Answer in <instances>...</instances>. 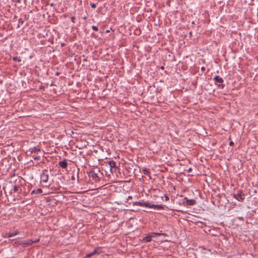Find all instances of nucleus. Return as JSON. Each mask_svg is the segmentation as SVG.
<instances>
[{
    "label": "nucleus",
    "instance_id": "obj_11",
    "mask_svg": "<svg viewBox=\"0 0 258 258\" xmlns=\"http://www.w3.org/2000/svg\"><path fill=\"white\" fill-rule=\"evenodd\" d=\"M213 80L216 83H222L224 82L223 79L219 76H216L214 77Z\"/></svg>",
    "mask_w": 258,
    "mask_h": 258
},
{
    "label": "nucleus",
    "instance_id": "obj_33",
    "mask_svg": "<svg viewBox=\"0 0 258 258\" xmlns=\"http://www.w3.org/2000/svg\"><path fill=\"white\" fill-rule=\"evenodd\" d=\"M192 171V168H189L188 169V172H190Z\"/></svg>",
    "mask_w": 258,
    "mask_h": 258
},
{
    "label": "nucleus",
    "instance_id": "obj_15",
    "mask_svg": "<svg viewBox=\"0 0 258 258\" xmlns=\"http://www.w3.org/2000/svg\"><path fill=\"white\" fill-rule=\"evenodd\" d=\"M140 171H142L143 173L145 175H149L150 174V172L149 171V169L146 168H142V169H140Z\"/></svg>",
    "mask_w": 258,
    "mask_h": 258
},
{
    "label": "nucleus",
    "instance_id": "obj_3",
    "mask_svg": "<svg viewBox=\"0 0 258 258\" xmlns=\"http://www.w3.org/2000/svg\"><path fill=\"white\" fill-rule=\"evenodd\" d=\"M233 198L238 201L242 202L245 199V195L241 190H239L236 194H234Z\"/></svg>",
    "mask_w": 258,
    "mask_h": 258
},
{
    "label": "nucleus",
    "instance_id": "obj_18",
    "mask_svg": "<svg viewBox=\"0 0 258 258\" xmlns=\"http://www.w3.org/2000/svg\"><path fill=\"white\" fill-rule=\"evenodd\" d=\"M151 240H152L151 236H150L149 235L145 236L143 239V241L144 242H149L151 241Z\"/></svg>",
    "mask_w": 258,
    "mask_h": 258
},
{
    "label": "nucleus",
    "instance_id": "obj_19",
    "mask_svg": "<svg viewBox=\"0 0 258 258\" xmlns=\"http://www.w3.org/2000/svg\"><path fill=\"white\" fill-rule=\"evenodd\" d=\"M32 156L35 160L40 161L41 160L40 156H36V155L34 154L32 155Z\"/></svg>",
    "mask_w": 258,
    "mask_h": 258
},
{
    "label": "nucleus",
    "instance_id": "obj_1",
    "mask_svg": "<svg viewBox=\"0 0 258 258\" xmlns=\"http://www.w3.org/2000/svg\"><path fill=\"white\" fill-rule=\"evenodd\" d=\"M89 178L95 182H99L103 175L99 169H92L87 172Z\"/></svg>",
    "mask_w": 258,
    "mask_h": 258
},
{
    "label": "nucleus",
    "instance_id": "obj_30",
    "mask_svg": "<svg viewBox=\"0 0 258 258\" xmlns=\"http://www.w3.org/2000/svg\"><path fill=\"white\" fill-rule=\"evenodd\" d=\"M18 21H19V23H21V24H22L23 23V21H22V19L21 18L18 19Z\"/></svg>",
    "mask_w": 258,
    "mask_h": 258
},
{
    "label": "nucleus",
    "instance_id": "obj_5",
    "mask_svg": "<svg viewBox=\"0 0 258 258\" xmlns=\"http://www.w3.org/2000/svg\"><path fill=\"white\" fill-rule=\"evenodd\" d=\"M102 252V251L101 247H98L96 248L95 249H94V250L93 251V252H92L90 253L87 254L85 256V257L86 258H90L91 256H94V255L99 254Z\"/></svg>",
    "mask_w": 258,
    "mask_h": 258
},
{
    "label": "nucleus",
    "instance_id": "obj_21",
    "mask_svg": "<svg viewBox=\"0 0 258 258\" xmlns=\"http://www.w3.org/2000/svg\"><path fill=\"white\" fill-rule=\"evenodd\" d=\"M13 59L15 61H17L18 62L21 61V59L20 57H18V56H14L13 58Z\"/></svg>",
    "mask_w": 258,
    "mask_h": 258
},
{
    "label": "nucleus",
    "instance_id": "obj_12",
    "mask_svg": "<svg viewBox=\"0 0 258 258\" xmlns=\"http://www.w3.org/2000/svg\"><path fill=\"white\" fill-rule=\"evenodd\" d=\"M41 151V150L38 147H33V148L31 149V154H37L38 152H40Z\"/></svg>",
    "mask_w": 258,
    "mask_h": 258
},
{
    "label": "nucleus",
    "instance_id": "obj_28",
    "mask_svg": "<svg viewBox=\"0 0 258 258\" xmlns=\"http://www.w3.org/2000/svg\"><path fill=\"white\" fill-rule=\"evenodd\" d=\"M164 197H165V201H168L169 200V197L167 196V195L164 194Z\"/></svg>",
    "mask_w": 258,
    "mask_h": 258
},
{
    "label": "nucleus",
    "instance_id": "obj_6",
    "mask_svg": "<svg viewBox=\"0 0 258 258\" xmlns=\"http://www.w3.org/2000/svg\"><path fill=\"white\" fill-rule=\"evenodd\" d=\"M48 170L45 169L43 171L41 175L40 178L41 181L43 183H47L48 180L49 174H48Z\"/></svg>",
    "mask_w": 258,
    "mask_h": 258
},
{
    "label": "nucleus",
    "instance_id": "obj_32",
    "mask_svg": "<svg viewBox=\"0 0 258 258\" xmlns=\"http://www.w3.org/2000/svg\"><path fill=\"white\" fill-rule=\"evenodd\" d=\"M201 70L204 72L205 71V68L204 67H203L201 68Z\"/></svg>",
    "mask_w": 258,
    "mask_h": 258
},
{
    "label": "nucleus",
    "instance_id": "obj_2",
    "mask_svg": "<svg viewBox=\"0 0 258 258\" xmlns=\"http://www.w3.org/2000/svg\"><path fill=\"white\" fill-rule=\"evenodd\" d=\"M25 180L20 177H17L15 179L14 184L12 185V188L11 190V193L17 192L21 193L22 191V186L25 183Z\"/></svg>",
    "mask_w": 258,
    "mask_h": 258
},
{
    "label": "nucleus",
    "instance_id": "obj_34",
    "mask_svg": "<svg viewBox=\"0 0 258 258\" xmlns=\"http://www.w3.org/2000/svg\"><path fill=\"white\" fill-rule=\"evenodd\" d=\"M71 179L72 180H75V177L74 176H72V177H71Z\"/></svg>",
    "mask_w": 258,
    "mask_h": 258
},
{
    "label": "nucleus",
    "instance_id": "obj_24",
    "mask_svg": "<svg viewBox=\"0 0 258 258\" xmlns=\"http://www.w3.org/2000/svg\"><path fill=\"white\" fill-rule=\"evenodd\" d=\"M92 28L93 30L94 31H98V28L97 27L95 26H92Z\"/></svg>",
    "mask_w": 258,
    "mask_h": 258
},
{
    "label": "nucleus",
    "instance_id": "obj_16",
    "mask_svg": "<svg viewBox=\"0 0 258 258\" xmlns=\"http://www.w3.org/2000/svg\"><path fill=\"white\" fill-rule=\"evenodd\" d=\"M42 192V190L41 188H37L36 189H34L33 190H32V191L31 192V194L32 195H34V194L38 195V194H40Z\"/></svg>",
    "mask_w": 258,
    "mask_h": 258
},
{
    "label": "nucleus",
    "instance_id": "obj_10",
    "mask_svg": "<svg viewBox=\"0 0 258 258\" xmlns=\"http://www.w3.org/2000/svg\"><path fill=\"white\" fill-rule=\"evenodd\" d=\"M18 234V232H16L15 233H5L3 234V237L4 238H9L15 236Z\"/></svg>",
    "mask_w": 258,
    "mask_h": 258
},
{
    "label": "nucleus",
    "instance_id": "obj_17",
    "mask_svg": "<svg viewBox=\"0 0 258 258\" xmlns=\"http://www.w3.org/2000/svg\"><path fill=\"white\" fill-rule=\"evenodd\" d=\"M49 186H51V188H54V190H58L59 189L60 186L58 183H56L55 184H53L52 183L51 184H49Z\"/></svg>",
    "mask_w": 258,
    "mask_h": 258
},
{
    "label": "nucleus",
    "instance_id": "obj_20",
    "mask_svg": "<svg viewBox=\"0 0 258 258\" xmlns=\"http://www.w3.org/2000/svg\"><path fill=\"white\" fill-rule=\"evenodd\" d=\"M156 205H157L151 204L150 203H148L147 207L156 209Z\"/></svg>",
    "mask_w": 258,
    "mask_h": 258
},
{
    "label": "nucleus",
    "instance_id": "obj_26",
    "mask_svg": "<svg viewBox=\"0 0 258 258\" xmlns=\"http://www.w3.org/2000/svg\"><path fill=\"white\" fill-rule=\"evenodd\" d=\"M219 88L221 89H223L225 87V85L223 84H221L218 85Z\"/></svg>",
    "mask_w": 258,
    "mask_h": 258
},
{
    "label": "nucleus",
    "instance_id": "obj_35",
    "mask_svg": "<svg viewBox=\"0 0 258 258\" xmlns=\"http://www.w3.org/2000/svg\"><path fill=\"white\" fill-rule=\"evenodd\" d=\"M83 19L84 20H86L87 19V17L86 16H84L83 17Z\"/></svg>",
    "mask_w": 258,
    "mask_h": 258
},
{
    "label": "nucleus",
    "instance_id": "obj_27",
    "mask_svg": "<svg viewBox=\"0 0 258 258\" xmlns=\"http://www.w3.org/2000/svg\"><path fill=\"white\" fill-rule=\"evenodd\" d=\"M71 21H72V22H73V23H75V20H76V18H75V17H72L71 18Z\"/></svg>",
    "mask_w": 258,
    "mask_h": 258
},
{
    "label": "nucleus",
    "instance_id": "obj_29",
    "mask_svg": "<svg viewBox=\"0 0 258 258\" xmlns=\"http://www.w3.org/2000/svg\"><path fill=\"white\" fill-rule=\"evenodd\" d=\"M20 243H21V242H20L19 241L15 242L14 243V245H18L20 244Z\"/></svg>",
    "mask_w": 258,
    "mask_h": 258
},
{
    "label": "nucleus",
    "instance_id": "obj_36",
    "mask_svg": "<svg viewBox=\"0 0 258 258\" xmlns=\"http://www.w3.org/2000/svg\"><path fill=\"white\" fill-rule=\"evenodd\" d=\"M65 45V43H62L61 44V46H64Z\"/></svg>",
    "mask_w": 258,
    "mask_h": 258
},
{
    "label": "nucleus",
    "instance_id": "obj_13",
    "mask_svg": "<svg viewBox=\"0 0 258 258\" xmlns=\"http://www.w3.org/2000/svg\"><path fill=\"white\" fill-rule=\"evenodd\" d=\"M166 234L163 233H156V232H152L149 234L150 236H151V238L152 237H154L156 236H161V235H165Z\"/></svg>",
    "mask_w": 258,
    "mask_h": 258
},
{
    "label": "nucleus",
    "instance_id": "obj_23",
    "mask_svg": "<svg viewBox=\"0 0 258 258\" xmlns=\"http://www.w3.org/2000/svg\"><path fill=\"white\" fill-rule=\"evenodd\" d=\"M117 169V167L116 166V168H110V172L113 173V172H116Z\"/></svg>",
    "mask_w": 258,
    "mask_h": 258
},
{
    "label": "nucleus",
    "instance_id": "obj_22",
    "mask_svg": "<svg viewBox=\"0 0 258 258\" xmlns=\"http://www.w3.org/2000/svg\"><path fill=\"white\" fill-rule=\"evenodd\" d=\"M156 209L157 210H163L164 207L161 205H156Z\"/></svg>",
    "mask_w": 258,
    "mask_h": 258
},
{
    "label": "nucleus",
    "instance_id": "obj_37",
    "mask_svg": "<svg viewBox=\"0 0 258 258\" xmlns=\"http://www.w3.org/2000/svg\"><path fill=\"white\" fill-rule=\"evenodd\" d=\"M161 70H164V67L163 66L161 67Z\"/></svg>",
    "mask_w": 258,
    "mask_h": 258
},
{
    "label": "nucleus",
    "instance_id": "obj_25",
    "mask_svg": "<svg viewBox=\"0 0 258 258\" xmlns=\"http://www.w3.org/2000/svg\"><path fill=\"white\" fill-rule=\"evenodd\" d=\"M90 6H91V8L93 9H95L96 8V5L95 4L91 3Z\"/></svg>",
    "mask_w": 258,
    "mask_h": 258
},
{
    "label": "nucleus",
    "instance_id": "obj_4",
    "mask_svg": "<svg viewBox=\"0 0 258 258\" xmlns=\"http://www.w3.org/2000/svg\"><path fill=\"white\" fill-rule=\"evenodd\" d=\"M196 201L194 199L188 200L187 198L184 197L182 201V204L184 206H194L196 204Z\"/></svg>",
    "mask_w": 258,
    "mask_h": 258
},
{
    "label": "nucleus",
    "instance_id": "obj_14",
    "mask_svg": "<svg viewBox=\"0 0 258 258\" xmlns=\"http://www.w3.org/2000/svg\"><path fill=\"white\" fill-rule=\"evenodd\" d=\"M108 165H109L110 168H116V162L113 161L111 160L110 161L107 162Z\"/></svg>",
    "mask_w": 258,
    "mask_h": 258
},
{
    "label": "nucleus",
    "instance_id": "obj_31",
    "mask_svg": "<svg viewBox=\"0 0 258 258\" xmlns=\"http://www.w3.org/2000/svg\"><path fill=\"white\" fill-rule=\"evenodd\" d=\"M234 145V142L232 141H230L229 143V146H233Z\"/></svg>",
    "mask_w": 258,
    "mask_h": 258
},
{
    "label": "nucleus",
    "instance_id": "obj_8",
    "mask_svg": "<svg viewBox=\"0 0 258 258\" xmlns=\"http://www.w3.org/2000/svg\"><path fill=\"white\" fill-rule=\"evenodd\" d=\"M58 165L63 169H66L68 166V163L66 159L60 161L58 163Z\"/></svg>",
    "mask_w": 258,
    "mask_h": 258
},
{
    "label": "nucleus",
    "instance_id": "obj_9",
    "mask_svg": "<svg viewBox=\"0 0 258 258\" xmlns=\"http://www.w3.org/2000/svg\"><path fill=\"white\" fill-rule=\"evenodd\" d=\"M133 205L147 207L148 202H140H140H133Z\"/></svg>",
    "mask_w": 258,
    "mask_h": 258
},
{
    "label": "nucleus",
    "instance_id": "obj_38",
    "mask_svg": "<svg viewBox=\"0 0 258 258\" xmlns=\"http://www.w3.org/2000/svg\"><path fill=\"white\" fill-rule=\"evenodd\" d=\"M58 74H59V73H56V75H58Z\"/></svg>",
    "mask_w": 258,
    "mask_h": 258
},
{
    "label": "nucleus",
    "instance_id": "obj_7",
    "mask_svg": "<svg viewBox=\"0 0 258 258\" xmlns=\"http://www.w3.org/2000/svg\"><path fill=\"white\" fill-rule=\"evenodd\" d=\"M39 241V239L35 240H32L31 239H27L26 240L21 242L20 245H23L26 246H29L33 244V243L37 242Z\"/></svg>",
    "mask_w": 258,
    "mask_h": 258
}]
</instances>
